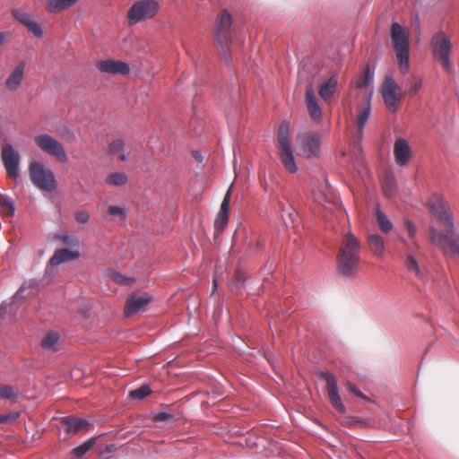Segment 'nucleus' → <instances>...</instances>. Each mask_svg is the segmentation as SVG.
Here are the masks:
<instances>
[{"mask_svg":"<svg viewBox=\"0 0 459 459\" xmlns=\"http://www.w3.org/2000/svg\"><path fill=\"white\" fill-rule=\"evenodd\" d=\"M430 212L433 216L442 223L446 229V233L430 227V239L431 241L441 247L445 254L447 253V247L452 254L459 255V235L455 231V223L453 214L447 204L438 197L434 196L428 203Z\"/></svg>","mask_w":459,"mask_h":459,"instance_id":"nucleus-1","label":"nucleus"},{"mask_svg":"<svg viewBox=\"0 0 459 459\" xmlns=\"http://www.w3.org/2000/svg\"><path fill=\"white\" fill-rule=\"evenodd\" d=\"M360 261V242L351 232L343 236L337 255V273L343 278H353Z\"/></svg>","mask_w":459,"mask_h":459,"instance_id":"nucleus-2","label":"nucleus"},{"mask_svg":"<svg viewBox=\"0 0 459 459\" xmlns=\"http://www.w3.org/2000/svg\"><path fill=\"white\" fill-rule=\"evenodd\" d=\"M390 39L397 58L398 67L404 75L410 70L409 32L399 22H393L390 28Z\"/></svg>","mask_w":459,"mask_h":459,"instance_id":"nucleus-3","label":"nucleus"},{"mask_svg":"<svg viewBox=\"0 0 459 459\" xmlns=\"http://www.w3.org/2000/svg\"><path fill=\"white\" fill-rule=\"evenodd\" d=\"M231 26V14L227 10L221 11L215 21L214 38L216 48L225 59L227 65L230 64V45L232 39Z\"/></svg>","mask_w":459,"mask_h":459,"instance_id":"nucleus-4","label":"nucleus"},{"mask_svg":"<svg viewBox=\"0 0 459 459\" xmlns=\"http://www.w3.org/2000/svg\"><path fill=\"white\" fill-rule=\"evenodd\" d=\"M31 183L39 190L53 192L56 187V181L53 171L42 162L31 161L29 166Z\"/></svg>","mask_w":459,"mask_h":459,"instance_id":"nucleus-5","label":"nucleus"},{"mask_svg":"<svg viewBox=\"0 0 459 459\" xmlns=\"http://www.w3.org/2000/svg\"><path fill=\"white\" fill-rule=\"evenodd\" d=\"M278 147L281 154V160L284 168L290 173H295L298 167L295 162L293 152L290 144V123L282 121L279 126L277 134Z\"/></svg>","mask_w":459,"mask_h":459,"instance_id":"nucleus-6","label":"nucleus"},{"mask_svg":"<svg viewBox=\"0 0 459 459\" xmlns=\"http://www.w3.org/2000/svg\"><path fill=\"white\" fill-rule=\"evenodd\" d=\"M159 3L155 0H140L133 4L127 13V22L130 26L142 21L152 18L159 11Z\"/></svg>","mask_w":459,"mask_h":459,"instance_id":"nucleus-7","label":"nucleus"},{"mask_svg":"<svg viewBox=\"0 0 459 459\" xmlns=\"http://www.w3.org/2000/svg\"><path fill=\"white\" fill-rule=\"evenodd\" d=\"M431 48L434 57L441 62L443 68L448 73L452 72L449 58L452 43L449 38L442 31L437 32L432 36Z\"/></svg>","mask_w":459,"mask_h":459,"instance_id":"nucleus-8","label":"nucleus"},{"mask_svg":"<svg viewBox=\"0 0 459 459\" xmlns=\"http://www.w3.org/2000/svg\"><path fill=\"white\" fill-rule=\"evenodd\" d=\"M36 145L47 154L55 157L58 161H67V154L64 145L48 134H40L34 137Z\"/></svg>","mask_w":459,"mask_h":459,"instance_id":"nucleus-9","label":"nucleus"},{"mask_svg":"<svg viewBox=\"0 0 459 459\" xmlns=\"http://www.w3.org/2000/svg\"><path fill=\"white\" fill-rule=\"evenodd\" d=\"M1 158L8 175L15 179L20 175L21 155L9 142H4L1 147Z\"/></svg>","mask_w":459,"mask_h":459,"instance_id":"nucleus-10","label":"nucleus"},{"mask_svg":"<svg viewBox=\"0 0 459 459\" xmlns=\"http://www.w3.org/2000/svg\"><path fill=\"white\" fill-rule=\"evenodd\" d=\"M397 83L392 75H386L383 82L380 93L383 98L384 103L391 113H395L397 110L396 104L403 98L402 94L396 92Z\"/></svg>","mask_w":459,"mask_h":459,"instance_id":"nucleus-11","label":"nucleus"},{"mask_svg":"<svg viewBox=\"0 0 459 459\" xmlns=\"http://www.w3.org/2000/svg\"><path fill=\"white\" fill-rule=\"evenodd\" d=\"M319 376L326 382L328 397L331 404L336 411L341 413H344L346 411V408L341 400L334 375L330 371H322Z\"/></svg>","mask_w":459,"mask_h":459,"instance_id":"nucleus-12","label":"nucleus"},{"mask_svg":"<svg viewBox=\"0 0 459 459\" xmlns=\"http://www.w3.org/2000/svg\"><path fill=\"white\" fill-rule=\"evenodd\" d=\"M96 66L100 72L109 74L126 75L130 73L129 64L119 60L106 59L99 61Z\"/></svg>","mask_w":459,"mask_h":459,"instance_id":"nucleus-13","label":"nucleus"},{"mask_svg":"<svg viewBox=\"0 0 459 459\" xmlns=\"http://www.w3.org/2000/svg\"><path fill=\"white\" fill-rule=\"evenodd\" d=\"M394 156L396 164L403 167L408 164L411 157V148L407 140L399 137L394 143Z\"/></svg>","mask_w":459,"mask_h":459,"instance_id":"nucleus-14","label":"nucleus"},{"mask_svg":"<svg viewBox=\"0 0 459 459\" xmlns=\"http://www.w3.org/2000/svg\"><path fill=\"white\" fill-rule=\"evenodd\" d=\"M151 300L152 297L147 293L130 296L126 301L125 316H130L135 313L143 311Z\"/></svg>","mask_w":459,"mask_h":459,"instance_id":"nucleus-15","label":"nucleus"},{"mask_svg":"<svg viewBox=\"0 0 459 459\" xmlns=\"http://www.w3.org/2000/svg\"><path fill=\"white\" fill-rule=\"evenodd\" d=\"M300 144L302 152L306 157H316L320 151L321 135L319 134H305L300 140Z\"/></svg>","mask_w":459,"mask_h":459,"instance_id":"nucleus-16","label":"nucleus"},{"mask_svg":"<svg viewBox=\"0 0 459 459\" xmlns=\"http://www.w3.org/2000/svg\"><path fill=\"white\" fill-rule=\"evenodd\" d=\"M305 99L310 118L315 123H320L322 120V109L311 85L307 86L306 89Z\"/></svg>","mask_w":459,"mask_h":459,"instance_id":"nucleus-17","label":"nucleus"},{"mask_svg":"<svg viewBox=\"0 0 459 459\" xmlns=\"http://www.w3.org/2000/svg\"><path fill=\"white\" fill-rule=\"evenodd\" d=\"M230 198V189H229L221 204L220 211L214 221V230L216 232H221L229 222V205Z\"/></svg>","mask_w":459,"mask_h":459,"instance_id":"nucleus-18","label":"nucleus"},{"mask_svg":"<svg viewBox=\"0 0 459 459\" xmlns=\"http://www.w3.org/2000/svg\"><path fill=\"white\" fill-rule=\"evenodd\" d=\"M25 65L26 64L24 61H21L16 65L13 71L11 73L5 82V86L8 90L14 91L21 86L24 74Z\"/></svg>","mask_w":459,"mask_h":459,"instance_id":"nucleus-19","label":"nucleus"},{"mask_svg":"<svg viewBox=\"0 0 459 459\" xmlns=\"http://www.w3.org/2000/svg\"><path fill=\"white\" fill-rule=\"evenodd\" d=\"M62 424L65 426V431L72 435L83 430L90 425L85 419L77 417H65L62 420Z\"/></svg>","mask_w":459,"mask_h":459,"instance_id":"nucleus-20","label":"nucleus"},{"mask_svg":"<svg viewBox=\"0 0 459 459\" xmlns=\"http://www.w3.org/2000/svg\"><path fill=\"white\" fill-rule=\"evenodd\" d=\"M79 255L80 254L78 251H72L67 248L57 249L49 259V264L52 266H57L65 261L76 259Z\"/></svg>","mask_w":459,"mask_h":459,"instance_id":"nucleus-21","label":"nucleus"},{"mask_svg":"<svg viewBox=\"0 0 459 459\" xmlns=\"http://www.w3.org/2000/svg\"><path fill=\"white\" fill-rule=\"evenodd\" d=\"M371 97L369 96L367 100L366 106L361 109L358 116L357 125H358V134H357V143H359L363 138V132L367 121L371 113Z\"/></svg>","mask_w":459,"mask_h":459,"instance_id":"nucleus-22","label":"nucleus"},{"mask_svg":"<svg viewBox=\"0 0 459 459\" xmlns=\"http://www.w3.org/2000/svg\"><path fill=\"white\" fill-rule=\"evenodd\" d=\"M368 243L371 252L377 256H382L385 253V240L379 234H370Z\"/></svg>","mask_w":459,"mask_h":459,"instance_id":"nucleus-23","label":"nucleus"},{"mask_svg":"<svg viewBox=\"0 0 459 459\" xmlns=\"http://www.w3.org/2000/svg\"><path fill=\"white\" fill-rule=\"evenodd\" d=\"M60 339V335L56 332H49L40 341V346L52 352H56L58 351V342Z\"/></svg>","mask_w":459,"mask_h":459,"instance_id":"nucleus-24","label":"nucleus"},{"mask_svg":"<svg viewBox=\"0 0 459 459\" xmlns=\"http://www.w3.org/2000/svg\"><path fill=\"white\" fill-rule=\"evenodd\" d=\"M374 70H370L369 64H367L364 69L363 75L356 82V87L359 89L368 88L373 85L374 82Z\"/></svg>","mask_w":459,"mask_h":459,"instance_id":"nucleus-25","label":"nucleus"},{"mask_svg":"<svg viewBox=\"0 0 459 459\" xmlns=\"http://www.w3.org/2000/svg\"><path fill=\"white\" fill-rule=\"evenodd\" d=\"M336 85H337V81L334 77H331L330 79H328L326 82H325L320 86V89H319L320 97L325 100H329L333 95Z\"/></svg>","mask_w":459,"mask_h":459,"instance_id":"nucleus-26","label":"nucleus"},{"mask_svg":"<svg viewBox=\"0 0 459 459\" xmlns=\"http://www.w3.org/2000/svg\"><path fill=\"white\" fill-rule=\"evenodd\" d=\"M76 1L77 0H48L47 9L53 13H58L72 6Z\"/></svg>","mask_w":459,"mask_h":459,"instance_id":"nucleus-27","label":"nucleus"},{"mask_svg":"<svg viewBox=\"0 0 459 459\" xmlns=\"http://www.w3.org/2000/svg\"><path fill=\"white\" fill-rule=\"evenodd\" d=\"M376 217L378 226L384 233H388L392 230L393 223L387 218V216L381 211L378 205L376 209Z\"/></svg>","mask_w":459,"mask_h":459,"instance_id":"nucleus-28","label":"nucleus"},{"mask_svg":"<svg viewBox=\"0 0 459 459\" xmlns=\"http://www.w3.org/2000/svg\"><path fill=\"white\" fill-rule=\"evenodd\" d=\"M125 143L123 139L117 138L113 140L109 144V152L111 154L118 155L120 160L125 161L126 160V155L124 152Z\"/></svg>","mask_w":459,"mask_h":459,"instance_id":"nucleus-29","label":"nucleus"},{"mask_svg":"<svg viewBox=\"0 0 459 459\" xmlns=\"http://www.w3.org/2000/svg\"><path fill=\"white\" fill-rule=\"evenodd\" d=\"M383 193L387 198H392L397 192V186L394 177H386L383 182Z\"/></svg>","mask_w":459,"mask_h":459,"instance_id":"nucleus-30","label":"nucleus"},{"mask_svg":"<svg viewBox=\"0 0 459 459\" xmlns=\"http://www.w3.org/2000/svg\"><path fill=\"white\" fill-rule=\"evenodd\" d=\"M106 184L112 186H120L126 183L127 177L125 173L115 172L106 178Z\"/></svg>","mask_w":459,"mask_h":459,"instance_id":"nucleus-31","label":"nucleus"},{"mask_svg":"<svg viewBox=\"0 0 459 459\" xmlns=\"http://www.w3.org/2000/svg\"><path fill=\"white\" fill-rule=\"evenodd\" d=\"M95 442H96V438L91 437V438L87 439L86 441H84L82 444L74 447L72 450V454L74 456L81 457V456L84 455L93 446Z\"/></svg>","mask_w":459,"mask_h":459,"instance_id":"nucleus-32","label":"nucleus"},{"mask_svg":"<svg viewBox=\"0 0 459 459\" xmlns=\"http://www.w3.org/2000/svg\"><path fill=\"white\" fill-rule=\"evenodd\" d=\"M405 265L409 271L415 273L416 276L420 279L424 278V273L420 269L418 261L412 255H409L405 261Z\"/></svg>","mask_w":459,"mask_h":459,"instance_id":"nucleus-33","label":"nucleus"},{"mask_svg":"<svg viewBox=\"0 0 459 459\" xmlns=\"http://www.w3.org/2000/svg\"><path fill=\"white\" fill-rule=\"evenodd\" d=\"M151 392V387L148 385H143L139 388L130 391L129 396L132 399L142 400L150 394Z\"/></svg>","mask_w":459,"mask_h":459,"instance_id":"nucleus-34","label":"nucleus"},{"mask_svg":"<svg viewBox=\"0 0 459 459\" xmlns=\"http://www.w3.org/2000/svg\"><path fill=\"white\" fill-rule=\"evenodd\" d=\"M0 398L17 401L18 394L14 391L13 387L7 385H0Z\"/></svg>","mask_w":459,"mask_h":459,"instance_id":"nucleus-35","label":"nucleus"},{"mask_svg":"<svg viewBox=\"0 0 459 459\" xmlns=\"http://www.w3.org/2000/svg\"><path fill=\"white\" fill-rule=\"evenodd\" d=\"M282 220L287 227L294 225L296 219H297V213L292 209H285L282 208V214H281Z\"/></svg>","mask_w":459,"mask_h":459,"instance_id":"nucleus-36","label":"nucleus"},{"mask_svg":"<svg viewBox=\"0 0 459 459\" xmlns=\"http://www.w3.org/2000/svg\"><path fill=\"white\" fill-rule=\"evenodd\" d=\"M12 15L22 25H25L30 20L33 18L30 13L17 8L12 10Z\"/></svg>","mask_w":459,"mask_h":459,"instance_id":"nucleus-37","label":"nucleus"},{"mask_svg":"<svg viewBox=\"0 0 459 459\" xmlns=\"http://www.w3.org/2000/svg\"><path fill=\"white\" fill-rule=\"evenodd\" d=\"M12 15L22 25H25L30 20L33 18L30 13L17 8L12 10Z\"/></svg>","mask_w":459,"mask_h":459,"instance_id":"nucleus-38","label":"nucleus"},{"mask_svg":"<svg viewBox=\"0 0 459 459\" xmlns=\"http://www.w3.org/2000/svg\"><path fill=\"white\" fill-rule=\"evenodd\" d=\"M24 26L37 38H41L44 34L42 27L34 20V18L30 20Z\"/></svg>","mask_w":459,"mask_h":459,"instance_id":"nucleus-39","label":"nucleus"},{"mask_svg":"<svg viewBox=\"0 0 459 459\" xmlns=\"http://www.w3.org/2000/svg\"><path fill=\"white\" fill-rule=\"evenodd\" d=\"M410 93L415 94L423 85V79L420 76L413 75L409 79Z\"/></svg>","mask_w":459,"mask_h":459,"instance_id":"nucleus-40","label":"nucleus"},{"mask_svg":"<svg viewBox=\"0 0 459 459\" xmlns=\"http://www.w3.org/2000/svg\"><path fill=\"white\" fill-rule=\"evenodd\" d=\"M0 204L3 208L7 209L6 213L8 215L12 216L14 214V212H15L14 204L9 197L5 196V197L2 198V200L0 201Z\"/></svg>","mask_w":459,"mask_h":459,"instance_id":"nucleus-41","label":"nucleus"},{"mask_svg":"<svg viewBox=\"0 0 459 459\" xmlns=\"http://www.w3.org/2000/svg\"><path fill=\"white\" fill-rule=\"evenodd\" d=\"M233 288L239 290L245 287V276L244 274L237 271L234 275V280L232 282Z\"/></svg>","mask_w":459,"mask_h":459,"instance_id":"nucleus-42","label":"nucleus"},{"mask_svg":"<svg viewBox=\"0 0 459 459\" xmlns=\"http://www.w3.org/2000/svg\"><path fill=\"white\" fill-rule=\"evenodd\" d=\"M108 213L113 216H118L122 220H124L126 215L124 208L116 205L108 207Z\"/></svg>","mask_w":459,"mask_h":459,"instance_id":"nucleus-43","label":"nucleus"},{"mask_svg":"<svg viewBox=\"0 0 459 459\" xmlns=\"http://www.w3.org/2000/svg\"><path fill=\"white\" fill-rule=\"evenodd\" d=\"M153 420L156 421H172L174 416L165 411H159L153 415Z\"/></svg>","mask_w":459,"mask_h":459,"instance_id":"nucleus-44","label":"nucleus"},{"mask_svg":"<svg viewBox=\"0 0 459 459\" xmlns=\"http://www.w3.org/2000/svg\"><path fill=\"white\" fill-rule=\"evenodd\" d=\"M19 416V412H9L5 414H0V424L8 423L13 420H15Z\"/></svg>","mask_w":459,"mask_h":459,"instance_id":"nucleus-45","label":"nucleus"},{"mask_svg":"<svg viewBox=\"0 0 459 459\" xmlns=\"http://www.w3.org/2000/svg\"><path fill=\"white\" fill-rule=\"evenodd\" d=\"M90 219V213L85 210L78 211L75 213V220L79 223H86Z\"/></svg>","mask_w":459,"mask_h":459,"instance_id":"nucleus-46","label":"nucleus"},{"mask_svg":"<svg viewBox=\"0 0 459 459\" xmlns=\"http://www.w3.org/2000/svg\"><path fill=\"white\" fill-rule=\"evenodd\" d=\"M56 238L60 239L64 244H65L69 247H74L76 244V241L74 240V238L70 237L67 234L58 235V236H56Z\"/></svg>","mask_w":459,"mask_h":459,"instance_id":"nucleus-47","label":"nucleus"},{"mask_svg":"<svg viewBox=\"0 0 459 459\" xmlns=\"http://www.w3.org/2000/svg\"><path fill=\"white\" fill-rule=\"evenodd\" d=\"M404 225H405L406 229H407V230H408V231H409V235H410L411 237H414V236H415V234H416V230H416L415 225L412 223V221H411L410 220H406V221H404Z\"/></svg>","mask_w":459,"mask_h":459,"instance_id":"nucleus-48","label":"nucleus"},{"mask_svg":"<svg viewBox=\"0 0 459 459\" xmlns=\"http://www.w3.org/2000/svg\"><path fill=\"white\" fill-rule=\"evenodd\" d=\"M117 281L120 283V284H125V285H130L132 283H134L135 281L134 278H132V277H126V276H119Z\"/></svg>","mask_w":459,"mask_h":459,"instance_id":"nucleus-49","label":"nucleus"},{"mask_svg":"<svg viewBox=\"0 0 459 459\" xmlns=\"http://www.w3.org/2000/svg\"><path fill=\"white\" fill-rule=\"evenodd\" d=\"M349 389L354 395L363 397V394L355 385L349 383Z\"/></svg>","mask_w":459,"mask_h":459,"instance_id":"nucleus-50","label":"nucleus"},{"mask_svg":"<svg viewBox=\"0 0 459 459\" xmlns=\"http://www.w3.org/2000/svg\"><path fill=\"white\" fill-rule=\"evenodd\" d=\"M7 303L3 301L0 305V318H4L7 313Z\"/></svg>","mask_w":459,"mask_h":459,"instance_id":"nucleus-51","label":"nucleus"},{"mask_svg":"<svg viewBox=\"0 0 459 459\" xmlns=\"http://www.w3.org/2000/svg\"><path fill=\"white\" fill-rule=\"evenodd\" d=\"M26 287H25V284H22L17 290L16 292L14 293V295L13 296V299H16L18 297H22L23 298V292L25 290Z\"/></svg>","mask_w":459,"mask_h":459,"instance_id":"nucleus-52","label":"nucleus"},{"mask_svg":"<svg viewBox=\"0 0 459 459\" xmlns=\"http://www.w3.org/2000/svg\"><path fill=\"white\" fill-rule=\"evenodd\" d=\"M9 32H0V46H2L9 37Z\"/></svg>","mask_w":459,"mask_h":459,"instance_id":"nucleus-53","label":"nucleus"},{"mask_svg":"<svg viewBox=\"0 0 459 459\" xmlns=\"http://www.w3.org/2000/svg\"><path fill=\"white\" fill-rule=\"evenodd\" d=\"M193 156H194V158H195L198 162H202V161H203V160H204V158H203L202 154H201L200 152H195L193 153Z\"/></svg>","mask_w":459,"mask_h":459,"instance_id":"nucleus-54","label":"nucleus"},{"mask_svg":"<svg viewBox=\"0 0 459 459\" xmlns=\"http://www.w3.org/2000/svg\"><path fill=\"white\" fill-rule=\"evenodd\" d=\"M262 243L260 241H255V242H252L250 243V247L252 248H261L262 247Z\"/></svg>","mask_w":459,"mask_h":459,"instance_id":"nucleus-55","label":"nucleus"},{"mask_svg":"<svg viewBox=\"0 0 459 459\" xmlns=\"http://www.w3.org/2000/svg\"><path fill=\"white\" fill-rule=\"evenodd\" d=\"M213 283H214V288H213L212 293H213V292L216 290V289H217V282H216V281H215V280L213 281Z\"/></svg>","mask_w":459,"mask_h":459,"instance_id":"nucleus-56","label":"nucleus"}]
</instances>
